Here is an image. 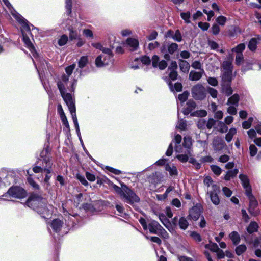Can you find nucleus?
Masks as SVG:
<instances>
[{
    "label": "nucleus",
    "instance_id": "nucleus-1",
    "mask_svg": "<svg viewBox=\"0 0 261 261\" xmlns=\"http://www.w3.org/2000/svg\"><path fill=\"white\" fill-rule=\"evenodd\" d=\"M26 204L29 207L42 215L44 218H46L51 214L52 207L50 206V208L46 207V200L37 194H32L27 201Z\"/></svg>",
    "mask_w": 261,
    "mask_h": 261
},
{
    "label": "nucleus",
    "instance_id": "nucleus-2",
    "mask_svg": "<svg viewBox=\"0 0 261 261\" xmlns=\"http://www.w3.org/2000/svg\"><path fill=\"white\" fill-rule=\"evenodd\" d=\"M121 188L115 185L113 187L116 192L120 195L121 198L125 202L130 204L139 202L140 198L132 190L124 184H121Z\"/></svg>",
    "mask_w": 261,
    "mask_h": 261
},
{
    "label": "nucleus",
    "instance_id": "nucleus-3",
    "mask_svg": "<svg viewBox=\"0 0 261 261\" xmlns=\"http://www.w3.org/2000/svg\"><path fill=\"white\" fill-rule=\"evenodd\" d=\"M147 229L149 230L150 233L158 234L165 239H167L169 237L167 231L156 221L150 220L149 221Z\"/></svg>",
    "mask_w": 261,
    "mask_h": 261
},
{
    "label": "nucleus",
    "instance_id": "nucleus-4",
    "mask_svg": "<svg viewBox=\"0 0 261 261\" xmlns=\"http://www.w3.org/2000/svg\"><path fill=\"white\" fill-rule=\"evenodd\" d=\"M246 195L249 200V206L248 208L249 212L251 215L254 216H257L259 213V211L258 210H256L258 205V202L254 196L252 194V192L250 191L249 189H248Z\"/></svg>",
    "mask_w": 261,
    "mask_h": 261
},
{
    "label": "nucleus",
    "instance_id": "nucleus-5",
    "mask_svg": "<svg viewBox=\"0 0 261 261\" xmlns=\"http://www.w3.org/2000/svg\"><path fill=\"white\" fill-rule=\"evenodd\" d=\"M6 6L8 8L11 14L23 26L24 29L27 30H30V28L28 24V21L22 18L15 10L9 3L8 0H3Z\"/></svg>",
    "mask_w": 261,
    "mask_h": 261
},
{
    "label": "nucleus",
    "instance_id": "nucleus-6",
    "mask_svg": "<svg viewBox=\"0 0 261 261\" xmlns=\"http://www.w3.org/2000/svg\"><path fill=\"white\" fill-rule=\"evenodd\" d=\"M192 94L195 99L203 100L206 97V89L202 85L197 84L192 88Z\"/></svg>",
    "mask_w": 261,
    "mask_h": 261
},
{
    "label": "nucleus",
    "instance_id": "nucleus-7",
    "mask_svg": "<svg viewBox=\"0 0 261 261\" xmlns=\"http://www.w3.org/2000/svg\"><path fill=\"white\" fill-rule=\"evenodd\" d=\"M220 192V187L217 185L213 184L212 186V190L207 192L211 201L215 205H218L220 203V199L218 194Z\"/></svg>",
    "mask_w": 261,
    "mask_h": 261
},
{
    "label": "nucleus",
    "instance_id": "nucleus-8",
    "mask_svg": "<svg viewBox=\"0 0 261 261\" xmlns=\"http://www.w3.org/2000/svg\"><path fill=\"white\" fill-rule=\"evenodd\" d=\"M7 193L11 197L19 199L25 197L27 194L23 189L17 186L10 188Z\"/></svg>",
    "mask_w": 261,
    "mask_h": 261
},
{
    "label": "nucleus",
    "instance_id": "nucleus-9",
    "mask_svg": "<svg viewBox=\"0 0 261 261\" xmlns=\"http://www.w3.org/2000/svg\"><path fill=\"white\" fill-rule=\"evenodd\" d=\"M172 223L174 225H178L180 229L182 230H186L189 225V222L186 218L185 217H181L178 219L177 216H175L172 220Z\"/></svg>",
    "mask_w": 261,
    "mask_h": 261
},
{
    "label": "nucleus",
    "instance_id": "nucleus-10",
    "mask_svg": "<svg viewBox=\"0 0 261 261\" xmlns=\"http://www.w3.org/2000/svg\"><path fill=\"white\" fill-rule=\"evenodd\" d=\"M69 110L75 108V101L72 95L69 93H65L61 95Z\"/></svg>",
    "mask_w": 261,
    "mask_h": 261
},
{
    "label": "nucleus",
    "instance_id": "nucleus-11",
    "mask_svg": "<svg viewBox=\"0 0 261 261\" xmlns=\"http://www.w3.org/2000/svg\"><path fill=\"white\" fill-rule=\"evenodd\" d=\"M201 214V212L197 206H193L189 212L188 218L194 221L197 220Z\"/></svg>",
    "mask_w": 261,
    "mask_h": 261
},
{
    "label": "nucleus",
    "instance_id": "nucleus-12",
    "mask_svg": "<svg viewBox=\"0 0 261 261\" xmlns=\"http://www.w3.org/2000/svg\"><path fill=\"white\" fill-rule=\"evenodd\" d=\"M239 178L242 182L243 187L245 189V193H247L248 189H249L250 191L251 192V188L249 185V181L247 176L244 174H240L239 175Z\"/></svg>",
    "mask_w": 261,
    "mask_h": 261
},
{
    "label": "nucleus",
    "instance_id": "nucleus-13",
    "mask_svg": "<svg viewBox=\"0 0 261 261\" xmlns=\"http://www.w3.org/2000/svg\"><path fill=\"white\" fill-rule=\"evenodd\" d=\"M225 145L224 142L219 137H216L213 142V147L215 150H219L223 148Z\"/></svg>",
    "mask_w": 261,
    "mask_h": 261
},
{
    "label": "nucleus",
    "instance_id": "nucleus-14",
    "mask_svg": "<svg viewBox=\"0 0 261 261\" xmlns=\"http://www.w3.org/2000/svg\"><path fill=\"white\" fill-rule=\"evenodd\" d=\"M63 224V222L60 220L56 219L52 221L50 225L55 232H58L61 230Z\"/></svg>",
    "mask_w": 261,
    "mask_h": 261
},
{
    "label": "nucleus",
    "instance_id": "nucleus-15",
    "mask_svg": "<svg viewBox=\"0 0 261 261\" xmlns=\"http://www.w3.org/2000/svg\"><path fill=\"white\" fill-rule=\"evenodd\" d=\"M70 112L72 115V120H73V122L74 123V124L75 125V129H76V131L77 132V134L79 136V137L80 138V128H79V124H78V122H77V117H76V109H73L72 108V109L71 110H70Z\"/></svg>",
    "mask_w": 261,
    "mask_h": 261
},
{
    "label": "nucleus",
    "instance_id": "nucleus-16",
    "mask_svg": "<svg viewBox=\"0 0 261 261\" xmlns=\"http://www.w3.org/2000/svg\"><path fill=\"white\" fill-rule=\"evenodd\" d=\"M257 39L260 40L261 39V37L258 36L257 38H252L249 41L248 47L251 51H254L256 49Z\"/></svg>",
    "mask_w": 261,
    "mask_h": 261
},
{
    "label": "nucleus",
    "instance_id": "nucleus-17",
    "mask_svg": "<svg viewBox=\"0 0 261 261\" xmlns=\"http://www.w3.org/2000/svg\"><path fill=\"white\" fill-rule=\"evenodd\" d=\"M222 92L226 94L227 96H229L232 94L233 90L231 87L230 83H221Z\"/></svg>",
    "mask_w": 261,
    "mask_h": 261
},
{
    "label": "nucleus",
    "instance_id": "nucleus-18",
    "mask_svg": "<svg viewBox=\"0 0 261 261\" xmlns=\"http://www.w3.org/2000/svg\"><path fill=\"white\" fill-rule=\"evenodd\" d=\"M232 80V71H224L222 76V83H230Z\"/></svg>",
    "mask_w": 261,
    "mask_h": 261
},
{
    "label": "nucleus",
    "instance_id": "nucleus-19",
    "mask_svg": "<svg viewBox=\"0 0 261 261\" xmlns=\"http://www.w3.org/2000/svg\"><path fill=\"white\" fill-rule=\"evenodd\" d=\"M203 72V69H201V71L200 72L191 71L189 74V79L191 81H198L202 77V74Z\"/></svg>",
    "mask_w": 261,
    "mask_h": 261
},
{
    "label": "nucleus",
    "instance_id": "nucleus-20",
    "mask_svg": "<svg viewBox=\"0 0 261 261\" xmlns=\"http://www.w3.org/2000/svg\"><path fill=\"white\" fill-rule=\"evenodd\" d=\"M126 44L131 48L130 50H136L138 47L139 42L138 41L132 38H129L126 40Z\"/></svg>",
    "mask_w": 261,
    "mask_h": 261
},
{
    "label": "nucleus",
    "instance_id": "nucleus-21",
    "mask_svg": "<svg viewBox=\"0 0 261 261\" xmlns=\"http://www.w3.org/2000/svg\"><path fill=\"white\" fill-rule=\"evenodd\" d=\"M229 238L233 242V244L235 245H238L240 242V237L239 233L236 231H233L231 232L229 235Z\"/></svg>",
    "mask_w": 261,
    "mask_h": 261
},
{
    "label": "nucleus",
    "instance_id": "nucleus-22",
    "mask_svg": "<svg viewBox=\"0 0 261 261\" xmlns=\"http://www.w3.org/2000/svg\"><path fill=\"white\" fill-rule=\"evenodd\" d=\"M110 62V61L109 60L103 61L102 55L98 56L95 59V65L97 67H101L105 65H107Z\"/></svg>",
    "mask_w": 261,
    "mask_h": 261
},
{
    "label": "nucleus",
    "instance_id": "nucleus-23",
    "mask_svg": "<svg viewBox=\"0 0 261 261\" xmlns=\"http://www.w3.org/2000/svg\"><path fill=\"white\" fill-rule=\"evenodd\" d=\"M23 40L26 46L29 49V50L32 53L34 52L36 54L35 48L31 43L29 38L28 36L23 35Z\"/></svg>",
    "mask_w": 261,
    "mask_h": 261
},
{
    "label": "nucleus",
    "instance_id": "nucleus-24",
    "mask_svg": "<svg viewBox=\"0 0 261 261\" xmlns=\"http://www.w3.org/2000/svg\"><path fill=\"white\" fill-rule=\"evenodd\" d=\"M165 169L167 171L169 172L171 176L177 175L178 174L177 168L173 165L167 164Z\"/></svg>",
    "mask_w": 261,
    "mask_h": 261
},
{
    "label": "nucleus",
    "instance_id": "nucleus-25",
    "mask_svg": "<svg viewBox=\"0 0 261 261\" xmlns=\"http://www.w3.org/2000/svg\"><path fill=\"white\" fill-rule=\"evenodd\" d=\"M239 101V96L237 94H233L232 96L229 97L227 100V105H233L236 106H238V102Z\"/></svg>",
    "mask_w": 261,
    "mask_h": 261
},
{
    "label": "nucleus",
    "instance_id": "nucleus-26",
    "mask_svg": "<svg viewBox=\"0 0 261 261\" xmlns=\"http://www.w3.org/2000/svg\"><path fill=\"white\" fill-rule=\"evenodd\" d=\"M68 30L69 31V37L70 40H73L78 38L79 33L76 30H74L72 26H70Z\"/></svg>",
    "mask_w": 261,
    "mask_h": 261
},
{
    "label": "nucleus",
    "instance_id": "nucleus-27",
    "mask_svg": "<svg viewBox=\"0 0 261 261\" xmlns=\"http://www.w3.org/2000/svg\"><path fill=\"white\" fill-rule=\"evenodd\" d=\"M179 67L180 70L185 73L188 72L190 68L189 63L183 60H179Z\"/></svg>",
    "mask_w": 261,
    "mask_h": 261
},
{
    "label": "nucleus",
    "instance_id": "nucleus-28",
    "mask_svg": "<svg viewBox=\"0 0 261 261\" xmlns=\"http://www.w3.org/2000/svg\"><path fill=\"white\" fill-rule=\"evenodd\" d=\"M245 45L244 43H240L238 44L237 46L233 47L232 49V51L236 53V55H238L239 54H243L242 52L245 49Z\"/></svg>",
    "mask_w": 261,
    "mask_h": 261
},
{
    "label": "nucleus",
    "instance_id": "nucleus-29",
    "mask_svg": "<svg viewBox=\"0 0 261 261\" xmlns=\"http://www.w3.org/2000/svg\"><path fill=\"white\" fill-rule=\"evenodd\" d=\"M159 218L160 220L163 223V224L167 228H168L169 231H170V230L168 228V226H170V224L169 220L166 218L165 215H164L163 214H160L159 216Z\"/></svg>",
    "mask_w": 261,
    "mask_h": 261
},
{
    "label": "nucleus",
    "instance_id": "nucleus-30",
    "mask_svg": "<svg viewBox=\"0 0 261 261\" xmlns=\"http://www.w3.org/2000/svg\"><path fill=\"white\" fill-rule=\"evenodd\" d=\"M186 110L188 113L192 111L196 106L195 102L193 100H189L186 103Z\"/></svg>",
    "mask_w": 261,
    "mask_h": 261
},
{
    "label": "nucleus",
    "instance_id": "nucleus-31",
    "mask_svg": "<svg viewBox=\"0 0 261 261\" xmlns=\"http://www.w3.org/2000/svg\"><path fill=\"white\" fill-rule=\"evenodd\" d=\"M258 225L255 222H251L247 228V231L249 233H252L257 231Z\"/></svg>",
    "mask_w": 261,
    "mask_h": 261
},
{
    "label": "nucleus",
    "instance_id": "nucleus-32",
    "mask_svg": "<svg viewBox=\"0 0 261 261\" xmlns=\"http://www.w3.org/2000/svg\"><path fill=\"white\" fill-rule=\"evenodd\" d=\"M238 172V170L235 169L233 170L228 171L224 177V179L226 180H229L231 178L235 176Z\"/></svg>",
    "mask_w": 261,
    "mask_h": 261
},
{
    "label": "nucleus",
    "instance_id": "nucleus-33",
    "mask_svg": "<svg viewBox=\"0 0 261 261\" xmlns=\"http://www.w3.org/2000/svg\"><path fill=\"white\" fill-rule=\"evenodd\" d=\"M237 130L234 128H231L229 129L228 133L226 135L225 139L229 142L232 140L233 136L236 134Z\"/></svg>",
    "mask_w": 261,
    "mask_h": 261
},
{
    "label": "nucleus",
    "instance_id": "nucleus-34",
    "mask_svg": "<svg viewBox=\"0 0 261 261\" xmlns=\"http://www.w3.org/2000/svg\"><path fill=\"white\" fill-rule=\"evenodd\" d=\"M174 140L176 143V145L175 146V150L176 152H179L181 147H180V146H179L177 145L179 144L181 142V136L179 134L176 135L175 136Z\"/></svg>",
    "mask_w": 261,
    "mask_h": 261
},
{
    "label": "nucleus",
    "instance_id": "nucleus-35",
    "mask_svg": "<svg viewBox=\"0 0 261 261\" xmlns=\"http://www.w3.org/2000/svg\"><path fill=\"white\" fill-rule=\"evenodd\" d=\"M223 68L224 71H232L233 66L232 63L229 61L223 62Z\"/></svg>",
    "mask_w": 261,
    "mask_h": 261
},
{
    "label": "nucleus",
    "instance_id": "nucleus-36",
    "mask_svg": "<svg viewBox=\"0 0 261 261\" xmlns=\"http://www.w3.org/2000/svg\"><path fill=\"white\" fill-rule=\"evenodd\" d=\"M178 48V45L175 43H171L168 46V51L170 54H174L176 51L177 50Z\"/></svg>",
    "mask_w": 261,
    "mask_h": 261
},
{
    "label": "nucleus",
    "instance_id": "nucleus-37",
    "mask_svg": "<svg viewBox=\"0 0 261 261\" xmlns=\"http://www.w3.org/2000/svg\"><path fill=\"white\" fill-rule=\"evenodd\" d=\"M246 249L245 245H240L236 247L235 251L238 255H240L246 250Z\"/></svg>",
    "mask_w": 261,
    "mask_h": 261
},
{
    "label": "nucleus",
    "instance_id": "nucleus-38",
    "mask_svg": "<svg viewBox=\"0 0 261 261\" xmlns=\"http://www.w3.org/2000/svg\"><path fill=\"white\" fill-rule=\"evenodd\" d=\"M88 62L87 57L86 56L82 57L78 63V66L80 68H83L84 67Z\"/></svg>",
    "mask_w": 261,
    "mask_h": 261
},
{
    "label": "nucleus",
    "instance_id": "nucleus-39",
    "mask_svg": "<svg viewBox=\"0 0 261 261\" xmlns=\"http://www.w3.org/2000/svg\"><path fill=\"white\" fill-rule=\"evenodd\" d=\"M101 51H102V53L105 54V55H107L108 58V60L111 62V59L113 57V54L110 48H105L103 47Z\"/></svg>",
    "mask_w": 261,
    "mask_h": 261
},
{
    "label": "nucleus",
    "instance_id": "nucleus-40",
    "mask_svg": "<svg viewBox=\"0 0 261 261\" xmlns=\"http://www.w3.org/2000/svg\"><path fill=\"white\" fill-rule=\"evenodd\" d=\"M174 41L177 42H181L182 40V36L181 33L179 30H176L174 33V35L172 38Z\"/></svg>",
    "mask_w": 261,
    "mask_h": 261
},
{
    "label": "nucleus",
    "instance_id": "nucleus-41",
    "mask_svg": "<svg viewBox=\"0 0 261 261\" xmlns=\"http://www.w3.org/2000/svg\"><path fill=\"white\" fill-rule=\"evenodd\" d=\"M68 40V36L66 35H63L58 40V44L60 46H63L66 44Z\"/></svg>",
    "mask_w": 261,
    "mask_h": 261
},
{
    "label": "nucleus",
    "instance_id": "nucleus-42",
    "mask_svg": "<svg viewBox=\"0 0 261 261\" xmlns=\"http://www.w3.org/2000/svg\"><path fill=\"white\" fill-rule=\"evenodd\" d=\"M207 91L213 98H217L218 91L216 89L213 88L208 87L207 88Z\"/></svg>",
    "mask_w": 261,
    "mask_h": 261
},
{
    "label": "nucleus",
    "instance_id": "nucleus-43",
    "mask_svg": "<svg viewBox=\"0 0 261 261\" xmlns=\"http://www.w3.org/2000/svg\"><path fill=\"white\" fill-rule=\"evenodd\" d=\"M66 8L67 9V15H70L72 12V0H65Z\"/></svg>",
    "mask_w": 261,
    "mask_h": 261
},
{
    "label": "nucleus",
    "instance_id": "nucleus-44",
    "mask_svg": "<svg viewBox=\"0 0 261 261\" xmlns=\"http://www.w3.org/2000/svg\"><path fill=\"white\" fill-rule=\"evenodd\" d=\"M58 88L60 91L61 95L66 93L65 92V83L61 81H59L57 83Z\"/></svg>",
    "mask_w": 261,
    "mask_h": 261
},
{
    "label": "nucleus",
    "instance_id": "nucleus-45",
    "mask_svg": "<svg viewBox=\"0 0 261 261\" xmlns=\"http://www.w3.org/2000/svg\"><path fill=\"white\" fill-rule=\"evenodd\" d=\"M146 238L147 240H150L151 242L156 243L158 245H161L162 244V240L158 237L155 236H152V237H149V236H146Z\"/></svg>",
    "mask_w": 261,
    "mask_h": 261
},
{
    "label": "nucleus",
    "instance_id": "nucleus-46",
    "mask_svg": "<svg viewBox=\"0 0 261 261\" xmlns=\"http://www.w3.org/2000/svg\"><path fill=\"white\" fill-rule=\"evenodd\" d=\"M191 145V139L189 137H185L183 142L184 146L187 148H189Z\"/></svg>",
    "mask_w": 261,
    "mask_h": 261
},
{
    "label": "nucleus",
    "instance_id": "nucleus-47",
    "mask_svg": "<svg viewBox=\"0 0 261 261\" xmlns=\"http://www.w3.org/2000/svg\"><path fill=\"white\" fill-rule=\"evenodd\" d=\"M189 93L188 91H185L182 94H179L178 99L181 102H184L188 99Z\"/></svg>",
    "mask_w": 261,
    "mask_h": 261
},
{
    "label": "nucleus",
    "instance_id": "nucleus-48",
    "mask_svg": "<svg viewBox=\"0 0 261 261\" xmlns=\"http://www.w3.org/2000/svg\"><path fill=\"white\" fill-rule=\"evenodd\" d=\"M190 236L196 242H200L202 240L200 235L196 232H191Z\"/></svg>",
    "mask_w": 261,
    "mask_h": 261
},
{
    "label": "nucleus",
    "instance_id": "nucleus-49",
    "mask_svg": "<svg viewBox=\"0 0 261 261\" xmlns=\"http://www.w3.org/2000/svg\"><path fill=\"white\" fill-rule=\"evenodd\" d=\"M244 61V56L243 54H239L236 55L235 59V63L237 65H240Z\"/></svg>",
    "mask_w": 261,
    "mask_h": 261
},
{
    "label": "nucleus",
    "instance_id": "nucleus-50",
    "mask_svg": "<svg viewBox=\"0 0 261 261\" xmlns=\"http://www.w3.org/2000/svg\"><path fill=\"white\" fill-rule=\"evenodd\" d=\"M253 121V118L250 117L248 119V120L246 121H244L242 123V127L244 129H248L250 128L251 125V123Z\"/></svg>",
    "mask_w": 261,
    "mask_h": 261
},
{
    "label": "nucleus",
    "instance_id": "nucleus-51",
    "mask_svg": "<svg viewBox=\"0 0 261 261\" xmlns=\"http://www.w3.org/2000/svg\"><path fill=\"white\" fill-rule=\"evenodd\" d=\"M180 16L185 20L186 23H189L190 22V12H187L186 13H181Z\"/></svg>",
    "mask_w": 261,
    "mask_h": 261
},
{
    "label": "nucleus",
    "instance_id": "nucleus-52",
    "mask_svg": "<svg viewBox=\"0 0 261 261\" xmlns=\"http://www.w3.org/2000/svg\"><path fill=\"white\" fill-rule=\"evenodd\" d=\"M211 170L212 171L217 175H219L221 174L222 170L221 169L216 165H212L211 166Z\"/></svg>",
    "mask_w": 261,
    "mask_h": 261
},
{
    "label": "nucleus",
    "instance_id": "nucleus-53",
    "mask_svg": "<svg viewBox=\"0 0 261 261\" xmlns=\"http://www.w3.org/2000/svg\"><path fill=\"white\" fill-rule=\"evenodd\" d=\"M152 65L154 68L158 67L159 62V57L157 55H153L152 57Z\"/></svg>",
    "mask_w": 261,
    "mask_h": 261
},
{
    "label": "nucleus",
    "instance_id": "nucleus-54",
    "mask_svg": "<svg viewBox=\"0 0 261 261\" xmlns=\"http://www.w3.org/2000/svg\"><path fill=\"white\" fill-rule=\"evenodd\" d=\"M206 115L207 112L204 110L197 111L193 113V115L195 116L205 117Z\"/></svg>",
    "mask_w": 261,
    "mask_h": 261
},
{
    "label": "nucleus",
    "instance_id": "nucleus-55",
    "mask_svg": "<svg viewBox=\"0 0 261 261\" xmlns=\"http://www.w3.org/2000/svg\"><path fill=\"white\" fill-rule=\"evenodd\" d=\"M250 155L251 156H255L257 152V149L254 145H251L249 147Z\"/></svg>",
    "mask_w": 261,
    "mask_h": 261
},
{
    "label": "nucleus",
    "instance_id": "nucleus-56",
    "mask_svg": "<svg viewBox=\"0 0 261 261\" xmlns=\"http://www.w3.org/2000/svg\"><path fill=\"white\" fill-rule=\"evenodd\" d=\"M208 45L211 47V49L216 50L219 48L218 44L214 41H208Z\"/></svg>",
    "mask_w": 261,
    "mask_h": 261
},
{
    "label": "nucleus",
    "instance_id": "nucleus-57",
    "mask_svg": "<svg viewBox=\"0 0 261 261\" xmlns=\"http://www.w3.org/2000/svg\"><path fill=\"white\" fill-rule=\"evenodd\" d=\"M28 181L29 184L32 186L35 189L38 190L39 186L35 182V181L30 177L28 178Z\"/></svg>",
    "mask_w": 261,
    "mask_h": 261
},
{
    "label": "nucleus",
    "instance_id": "nucleus-58",
    "mask_svg": "<svg viewBox=\"0 0 261 261\" xmlns=\"http://www.w3.org/2000/svg\"><path fill=\"white\" fill-rule=\"evenodd\" d=\"M216 21L220 25H224L226 21V18L223 16H220L217 18Z\"/></svg>",
    "mask_w": 261,
    "mask_h": 261
},
{
    "label": "nucleus",
    "instance_id": "nucleus-59",
    "mask_svg": "<svg viewBox=\"0 0 261 261\" xmlns=\"http://www.w3.org/2000/svg\"><path fill=\"white\" fill-rule=\"evenodd\" d=\"M207 81L208 83L213 86H216L218 85V81L215 77H210Z\"/></svg>",
    "mask_w": 261,
    "mask_h": 261
},
{
    "label": "nucleus",
    "instance_id": "nucleus-60",
    "mask_svg": "<svg viewBox=\"0 0 261 261\" xmlns=\"http://www.w3.org/2000/svg\"><path fill=\"white\" fill-rule=\"evenodd\" d=\"M187 124L185 121L180 120L178 121L177 127L181 130H185L186 129Z\"/></svg>",
    "mask_w": 261,
    "mask_h": 261
},
{
    "label": "nucleus",
    "instance_id": "nucleus-61",
    "mask_svg": "<svg viewBox=\"0 0 261 261\" xmlns=\"http://www.w3.org/2000/svg\"><path fill=\"white\" fill-rule=\"evenodd\" d=\"M219 126H220V128L219 129V131L221 133H225L228 130V127H227V126H226V125L222 122H219Z\"/></svg>",
    "mask_w": 261,
    "mask_h": 261
},
{
    "label": "nucleus",
    "instance_id": "nucleus-62",
    "mask_svg": "<svg viewBox=\"0 0 261 261\" xmlns=\"http://www.w3.org/2000/svg\"><path fill=\"white\" fill-rule=\"evenodd\" d=\"M75 67V65L72 64V65L69 66L66 68L65 71H66V73L67 74V75L70 76L72 74L73 70H74Z\"/></svg>",
    "mask_w": 261,
    "mask_h": 261
},
{
    "label": "nucleus",
    "instance_id": "nucleus-63",
    "mask_svg": "<svg viewBox=\"0 0 261 261\" xmlns=\"http://www.w3.org/2000/svg\"><path fill=\"white\" fill-rule=\"evenodd\" d=\"M215 120L213 119H209L207 121H206V126L208 129H211L215 124Z\"/></svg>",
    "mask_w": 261,
    "mask_h": 261
},
{
    "label": "nucleus",
    "instance_id": "nucleus-64",
    "mask_svg": "<svg viewBox=\"0 0 261 261\" xmlns=\"http://www.w3.org/2000/svg\"><path fill=\"white\" fill-rule=\"evenodd\" d=\"M176 158L182 162H186L188 160V156L186 154H178Z\"/></svg>",
    "mask_w": 261,
    "mask_h": 261
}]
</instances>
